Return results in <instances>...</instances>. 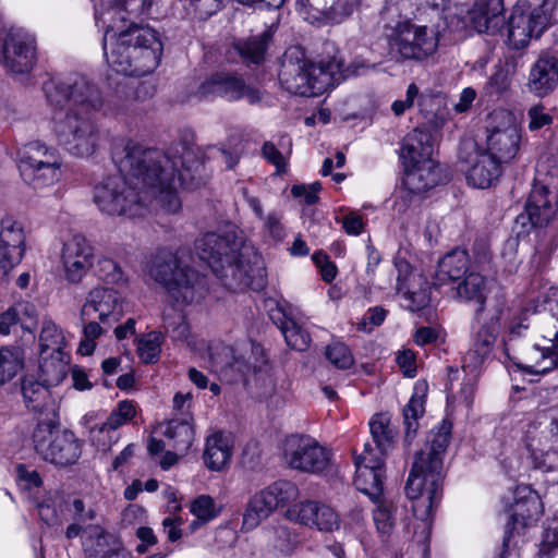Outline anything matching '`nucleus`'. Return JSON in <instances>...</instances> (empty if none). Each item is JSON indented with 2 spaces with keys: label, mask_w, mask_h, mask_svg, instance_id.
Listing matches in <instances>:
<instances>
[{
  "label": "nucleus",
  "mask_w": 558,
  "mask_h": 558,
  "mask_svg": "<svg viewBox=\"0 0 558 558\" xmlns=\"http://www.w3.org/2000/svg\"><path fill=\"white\" fill-rule=\"evenodd\" d=\"M360 0H296L300 14L307 22L340 23L352 14Z\"/></svg>",
  "instance_id": "nucleus-28"
},
{
  "label": "nucleus",
  "mask_w": 558,
  "mask_h": 558,
  "mask_svg": "<svg viewBox=\"0 0 558 558\" xmlns=\"http://www.w3.org/2000/svg\"><path fill=\"white\" fill-rule=\"evenodd\" d=\"M160 433L168 439V446L185 453L194 441V429L186 418H173L160 425Z\"/></svg>",
  "instance_id": "nucleus-45"
},
{
  "label": "nucleus",
  "mask_w": 558,
  "mask_h": 558,
  "mask_svg": "<svg viewBox=\"0 0 558 558\" xmlns=\"http://www.w3.org/2000/svg\"><path fill=\"white\" fill-rule=\"evenodd\" d=\"M220 84V97L228 100L245 99L248 104L254 105L262 100V92L238 75L230 73H218Z\"/></svg>",
  "instance_id": "nucleus-42"
},
{
  "label": "nucleus",
  "mask_w": 558,
  "mask_h": 558,
  "mask_svg": "<svg viewBox=\"0 0 558 558\" xmlns=\"http://www.w3.org/2000/svg\"><path fill=\"white\" fill-rule=\"evenodd\" d=\"M221 508L209 495L197 496L190 505V512L201 522L207 523L220 514Z\"/></svg>",
  "instance_id": "nucleus-52"
},
{
  "label": "nucleus",
  "mask_w": 558,
  "mask_h": 558,
  "mask_svg": "<svg viewBox=\"0 0 558 558\" xmlns=\"http://www.w3.org/2000/svg\"><path fill=\"white\" fill-rule=\"evenodd\" d=\"M163 336L161 332L151 331L140 339L137 352L144 363H155L158 361Z\"/></svg>",
  "instance_id": "nucleus-53"
},
{
  "label": "nucleus",
  "mask_w": 558,
  "mask_h": 558,
  "mask_svg": "<svg viewBox=\"0 0 558 558\" xmlns=\"http://www.w3.org/2000/svg\"><path fill=\"white\" fill-rule=\"evenodd\" d=\"M398 270L397 291L402 294L405 307L411 312L426 308L430 303V286L427 279L411 269L410 264L400 258H395Z\"/></svg>",
  "instance_id": "nucleus-22"
},
{
  "label": "nucleus",
  "mask_w": 558,
  "mask_h": 558,
  "mask_svg": "<svg viewBox=\"0 0 558 558\" xmlns=\"http://www.w3.org/2000/svg\"><path fill=\"white\" fill-rule=\"evenodd\" d=\"M529 302L534 303L533 307L520 305L513 308L518 312L523 323L527 324V315L534 314L541 308L548 311L549 315L545 318L553 328L546 330L543 338L548 341V345H533L524 356V361L518 363V366L529 374H546L554 368H558V287L548 281L537 278L532 282V291L527 295Z\"/></svg>",
  "instance_id": "nucleus-8"
},
{
  "label": "nucleus",
  "mask_w": 558,
  "mask_h": 558,
  "mask_svg": "<svg viewBox=\"0 0 558 558\" xmlns=\"http://www.w3.org/2000/svg\"><path fill=\"white\" fill-rule=\"evenodd\" d=\"M135 415L136 407L133 401H120L107 421L90 430L93 442L102 451L109 450L112 444L118 440L116 430L129 423Z\"/></svg>",
  "instance_id": "nucleus-29"
},
{
  "label": "nucleus",
  "mask_w": 558,
  "mask_h": 558,
  "mask_svg": "<svg viewBox=\"0 0 558 558\" xmlns=\"http://www.w3.org/2000/svg\"><path fill=\"white\" fill-rule=\"evenodd\" d=\"M488 293L487 280L480 272L470 270L456 286L450 289V295L464 303H474L483 311Z\"/></svg>",
  "instance_id": "nucleus-37"
},
{
  "label": "nucleus",
  "mask_w": 558,
  "mask_h": 558,
  "mask_svg": "<svg viewBox=\"0 0 558 558\" xmlns=\"http://www.w3.org/2000/svg\"><path fill=\"white\" fill-rule=\"evenodd\" d=\"M195 252L229 290L253 286L255 276L259 277L256 288L264 284L260 256L233 226L199 236Z\"/></svg>",
  "instance_id": "nucleus-4"
},
{
  "label": "nucleus",
  "mask_w": 558,
  "mask_h": 558,
  "mask_svg": "<svg viewBox=\"0 0 558 558\" xmlns=\"http://www.w3.org/2000/svg\"><path fill=\"white\" fill-rule=\"evenodd\" d=\"M485 151L501 166L512 161L520 148L521 130L517 117L508 110H495Z\"/></svg>",
  "instance_id": "nucleus-14"
},
{
  "label": "nucleus",
  "mask_w": 558,
  "mask_h": 558,
  "mask_svg": "<svg viewBox=\"0 0 558 558\" xmlns=\"http://www.w3.org/2000/svg\"><path fill=\"white\" fill-rule=\"evenodd\" d=\"M327 360L337 368L347 369L352 366L354 359L350 349L341 342H333L326 348Z\"/></svg>",
  "instance_id": "nucleus-56"
},
{
  "label": "nucleus",
  "mask_w": 558,
  "mask_h": 558,
  "mask_svg": "<svg viewBox=\"0 0 558 558\" xmlns=\"http://www.w3.org/2000/svg\"><path fill=\"white\" fill-rule=\"evenodd\" d=\"M452 425L442 421L432 432L428 444L416 453L405 493L412 500V511L420 520H427L441 498L444 481V457L450 441Z\"/></svg>",
  "instance_id": "nucleus-6"
},
{
  "label": "nucleus",
  "mask_w": 558,
  "mask_h": 558,
  "mask_svg": "<svg viewBox=\"0 0 558 558\" xmlns=\"http://www.w3.org/2000/svg\"><path fill=\"white\" fill-rule=\"evenodd\" d=\"M499 7V2H495L493 8L485 2L476 3L473 9L466 11L465 16H462L463 26L472 27L478 33H497L505 22Z\"/></svg>",
  "instance_id": "nucleus-36"
},
{
  "label": "nucleus",
  "mask_w": 558,
  "mask_h": 558,
  "mask_svg": "<svg viewBox=\"0 0 558 558\" xmlns=\"http://www.w3.org/2000/svg\"><path fill=\"white\" fill-rule=\"evenodd\" d=\"M299 488L289 481H278L264 489L256 492L250 499L268 517L278 508L295 500Z\"/></svg>",
  "instance_id": "nucleus-31"
},
{
  "label": "nucleus",
  "mask_w": 558,
  "mask_h": 558,
  "mask_svg": "<svg viewBox=\"0 0 558 558\" xmlns=\"http://www.w3.org/2000/svg\"><path fill=\"white\" fill-rule=\"evenodd\" d=\"M36 452L52 464H73L81 456V444L70 430H59L56 418L40 420L33 434Z\"/></svg>",
  "instance_id": "nucleus-12"
},
{
  "label": "nucleus",
  "mask_w": 558,
  "mask_h": 558,
  "mask_svg": "<svg viewBox=\"0 0 558 558\" xmlns=\"http://www.w3.org/2000/svg\"><path fill=\"white\" fill-rule=\"evenodd\" d=\"M398 20L385 24V34L392 53L404 60L424 61L433 57L439 46L438 21Z\"/></svg>",
  "instance_id": "nucleus-9"
},
{
  "label": "nucleus",
  "mask_w": 558,
  "mask_h": 558,
  "mask_svg": "<svg viewBox=\"0 0 558 558\" xmlns=\"http://www.w3.org/2000/svg\"><path fill=\"white\" fill-rule=\"evenodd\" d=\"M558 214V187L536 181L531 190L523 213L515 218L520 233L548 227Z\"/></svg>",
  "instance_id": "nucleus-15"
},
{
  "label": "nucleus",
  "mask_w": 558,
  "mask_h": 558,
  "mask_svg": "<svg viewBox=\"0 0 558 558\" xmlns=\"http://www.w3.org/2000/svg\"><path fill=\"white\" fill-rule=\"evenodd\" d=\"M283 459L291 469L307 473L323 472L329 463L326 448L306 435H290L284 439Z\"/></svg>",
  "instance_id": "nucleus-16"
},
{
  "label": "nucleus",
  "mask_w": 558,
  "mask_h": 558,
  "mask_svg": "<svg viewBox=\"0 0 558 558\" xmlns=\"http://www.w3.org/2000/svg\"><path fill=\"white\" fill-rule=\"evenodd\" d=\"M434 140L428 131L415 129L409 133L402 143L400 157L404 166H413L420 162H435L432 158Z\"/></svg>",
  "instance_id": "nucleus-33"
},
{
  "label": "nucleus",
  "mask_w": 558,
  "mask_h": 558,
  "mask_svg": "<svg viewBox=\"0 0 558 558\" xmlns=\"http://www.w3.org/2000/svg\"><path fill=\"white\" fill-rule=\"evenodd\" d=\"M466 170L468 183L477 189H487L496 182L502 171V166L485 150H476L470 159Z\"/></svg>",
  "instance_id": "nucleus-32"
},
{
  "label": "nucleus",
  "mask_w": 558,
  "mask_h": 558,
  "mask_svg": "<svg viewBox=\"0 0 558 558\" xmlns=\"http://www.w3.org/2000/svg\"><path fill=\"white\" fill-rule=\"evenodd\" d=\"M369 430L376 444L378 456H385L392 446L393 429L388 413H377L369 421Z\"/></svg>",
  "instance_id": "nucleus-47"
},
{
  "label": "nucleus",
  "mask_w": 558,
  "mask_h": 558,
  "mask_svg": "<svg viewBox=\"0 0 558 558\" xmlns=\"http://www.w3.org/2000/svg\"><path fill=\"white\" fill-rule=\"evenodd\" d=\"M26 252L24 223L7 215L0 220V284L10 280L13 269L21 264Z\"/></svg>",
  "instance_id": "nucleus-17"
},
{
  "label": "nucleus",
  "mask_w": 558,
  "mask_h": 558,
  "mask_svg": "<svg viewBox=\"0 0 558 558\" xmlns=\"http://www.w3.org/2000/svg\"><path fill=\"white\" fill-rule=\"evenodd\" d=\"M424 404V396H417L415 393L403 409V424L405 427L404 441L407 444H410L416 435L420 426L418 420L422 418L425 412Z\"/></svg>",
  "instance_id": "nucleus-48"
},
{
  "label": "nucleus",
  "mask_w": 558,
  "mask_h": 558,
  "mask_svg": "<svg viewBox=\"0 0 558 558\" xmlns=\"http://www.w3.org/2000/svg\"><path fill=\"white\" fill-rule=\"evenodd\" d=\"M266 533L267 547L276 555L289 556L295 550L299 544L298 535L286 525L267 529Z\"/></svg>",
  "instance_id": "nucleus-46"
},
{
  "label": "nucleus",
  "mask_w": 558,
  "mask_h": 558,
  "mask_svg": "<svg viewBox=\"0 0 558 558\" xmlns=\"http://www.w3.org/2000/svg\"><path fill=\"white\" fill-rule=\"evenodd\" d=\"M65 336L51 318H44L41 320V329L39 333L40 352H57L64 351Z\"/></svg>",
  "instance_id": "nucleus-50"
},
{
  "label": "nucleus",
  "mask_w": 558,
  "mask_h": 558,
  "mask_svg": "<svg viewBox=\"0 0 558 558\" xmlns=\"http://www.w3.org/2000/svg\"><path fill=\"white\" fill-rule=\"evenodd\" d=\"M51 386L46 385L41 379H34L26 377L22 381V393L26 407L35 412L51 413V417H56L53 401L50 396L49 389Z\"/></svg>",
  "instance_id": "nucleus-41"
},
{
  "label": "nucleus",
  "mask_w": 558,
  "mask_h": 558,
  "mask_svg": "<svg viewBox=\"0 0 558 558\" xmlns=\"http://www.w3.org/2000/svg\"><path fill=\"white\" fill-rule=\"evenodd\" d=\"M44 93L51 107L69 106L62 119L54 118L59 143L72 156H93L100 144V132L94 120L104 104L99 88L87 76L74 74L47 81Z\"/></svg>",
  "instance_id": "nucleus-3"
},
{
  "label": "nucleus",
  "mask_w": 558,
  "mask_h": 558,
  "mask_svg": "<svg viewBox=\"0 0 558 558\" xmlns=\"http://www.w3.org/2000/svg\"><path fill=\"white\" fill-rule=\"evenodd\" d=\"M23 366V356L19 348L0 349V385L11 380Z\"/></svg>",
  "instance_id": "nucleus-51"
},
{
  "label": "nucleus",
  "mask_w": 558,
  "mask_h": 558,
  "mask_svg": "<svg viewBox=\"0 0 558 558\" xmlns=\"http://www.w3.org/2000/svg\"><path fill=\"white\" fill-rule=\"evenodd\" d=\"M287 515L295 523L320 532H332L340 526L338 513L330 506L318 501L294 504L289 508Z\"/></svg>",
  "instance_id": "nucleus-27"
},
{
  "label": "nucleus",
  "mask_w": 558,
  "mask_h": 558,
  "mask_svg": "<svg viewBox=\"0 0 558 558\" xmlns=\"http://www.w3.org/2000/svg\"><path fill=\"white\" fill-rule=\"evenodd\" d=\"M365 69L363 62H353L344 66L343 61L336 56L313 63L306 60L301 51L290 49L283 56L279 80L289 93L315 97L329 87L339 85L347 77L361 75Z\"/></svg>",
  "instance_id": "nucleus-7"
},
{
  "label": "nucleus",
  "mask_w": 558,
  "mask_h": 558,
  "mask_svg": "<svg viewBox=\"0 0 558 558\" xmlns=\"http://www.w3.org/2000/svg\"><path fill=\"white\" fill-rule=\"evenodd\" d=\"M15 476L16 482L22 489L32 490L33 488H38L41 485V478L38 472L23 464H19L15 468Z\"/></svg>",
  "instance_id": "nucleus-64"
},
{
  "label": "nucleus",
  "mask_w": 558,
  "mask_h": 558,
  "mask_svg": "<svg viewBox=\"0 0 558 558\" xmlns=\"http://www.w3.org/2000/svg\"><path fill=\"white\" fill-rule=\"evenodd\" d=\"M263 157L276 168V173L282 174L288 169V153H283L272 142H265L262 147Z\"/></svg>",
  "instance_id": "nucleus-59"
},
{
  "label": "nucleus",
  "mask_w": 558,
  "mask_h": 558,
  "mask_svg": "<svg viewBox=\"0 0 558 558\" xmlns=\"http://www.w3.org/2000/svg\"><path fill=\"white\" fill-rule=\"evenodd\" d=\"M415 100L417 105L422 107L423 95L420 94L418 87L414 83H411L407 88L405 98L395 100L391 105V109L396 116H401L407 109L414 105Z\"/></svg>",
  "instance_id": "nucleus-62"
},
{
  "label": "nucleus",
  "mask_w": 558,
  "mask_h": 558,
  "mask_svg": "<svg viewBox=\"0 0 558 558\" xmlns=\"http://www.w3.org/2000/svg\"><path fill=\"white\" fill-rule=\"evenodd\" d=\"M259 351V348L244 344L230 347L223 343H213L208 348L209 367L220 380L232 384L244 380L255 369L251 361V354Z\"/></svg>",
  "instance_id": "nucleus-13"
},
{
  "label": "nucleus",
  "mask_w": 558,
  "mask_h": 558,
  "mask_svg": "<svg viewBox=\"0 0 558 558\" xmlns=\"http://www.w3.org/2000/svg\"><path fill=\"white\" fill-rule=\"evenodd\" d=\"M219 74L216 73L211 75L208 80L201 83L196 90L193 92L189 98L196 100H207L211 99L216 96H220V84H219Z\"/></svg>",
  "instance_id": "nucleus-63"
},
{
  "label": "nucleus",
  "mask_w": 558,
  "mask_h": 558,
  "mask_svg": "<svg viewBox=\"0 0 558 558\" xmlns=\"http://www.w3.org/2000/svg\"><path fill=\"white\" fill-rule=\"evenodd\" d=\"M558 84V60L551 56H543L532 65L527 86L532 93L543 97L548 95Z\"/></svg>",
  "instance_id": "nucleus-34"
},
{
  "label": "nucleus",
  "mask_w": 558,
  "mask_h": 558,
  "mask_svg": "<svg viewBox=\"0 0 558 558\" xmlns=\"http://www.w3.org/2000/svg\"><path fill=\"white\" fill-rule=\"evenodd\" d=\"M2 60L12 73H28L36 62L35 36L21 27L10 28L3 40Z\"/></svg>",
  "instance_id": "nucleus-19"
},
{
  "label": "nucleus",
  "mask_w": 558,
  "mask_h": 558,
  "mask_svg": "<svg viewBox=\"0 0 558 558\" xmlns=\"http://www.w3.org/2000/svg\"><path fill=\"white\" fill-rule=\"evenodd\" d=\"M356 488L369 496L377 498L383 493V456L374 452L369 444H365L363 453L354 457Z\"/></svg>",
  "instance_id": "nucleus-26"
},
{
  "label": "nucleus",
  "mask_w": 558,
  "mask_h": 558,
  "mask_svg": "<svg viewBox=\"0 0 558 558\" xmlns=\"http://www.w3.org/2000/svg\"><path fill=\"white\" fill-rule=\"evenodd\" d=\"M202 156L199 147L185 143L163 153L123 142L112 153L118 172L95 185L93 201L109 217L142 216L153 199L166 213L177 214L182 207L178 187L193 190L204 183Z\"/></svg>",
  "instance_id": "nucleus-1"
},
{
  "label": "nucleus",
  "mask_w": 558,
  "mask_h": 558,
  "mask_svg": "<svg viewBox=\"0 0 558 558\" xmlns=\"http://www.w3.org/2000/svg\"><path fill=\"white\" fill-rule=\"evenodd\" d=\"M267 518L269 517L252 499H248L243 512L241 530L243 532H251Z\"/></svg>",
  "instance_id": "nucleus-61"
},
{
  "label": "nucleus",
  "mask_w": 558,
  "mask_h": 558,
  "mask_svg": "<svg viewBox=\"0 0 558 558\" xmlns=\"http://www.w3.org/2000/svg\"><path fill=\"white\" fill-rule=\"evenodd\" d=\"M469 271V254L464 250H453L438 262L434 284L437 287L456 286Z\"/></svg>",
  "instance_id": "nucleus-35"
},
{
  "label": "nucleus",
  "mask_w": 558,
  "mask_h": 558,
  "mask_svg": "<svg viewBox=\"0 0 558 558\" xmlns=\"http://www.w3.org/2000/svg\"><path fill=\"white\" fill-rule=\"evenodd\" d=\"M403 184L412 194H421L447 181L448 177L436 162L404 166Z\"/></svg>",
  "instance_id": "nucleus-30"
},
{
  "label": "nucleus",
  "mask_w": 558,
  "mask_h": 558,
  "mask_svg": "<svg viewBox=\"0 0 558 558\" xmlns=\"http://www.w3.org/2000/svg\"><path fill=\"white\" fill-rule=\"evenodd\" d=\"M123 298L113 288L96 287L92 289L82 307L83 319H98L102 324H112L123 315Z\"/></svg>",
  "instance_id": "nucleus-24"
},
{
  "label": "nucleus",
  "mask_w": 558,
  "mask_h": 558,
  "mask_svg": "<svg viewBox=\"0 0 558 558\" xmlns=\"http://www.w3.org/2000/svg\"><path fill=\"white\" fill-rule=\"evenodd\" d=\"M151 0H95V21L105 29L102 48L112 71L144 76L159 64L163 46L157 31L132 19L148 14Z\"/></svg>",
  "instance_id": "nucleus-2"
},
{
  "label": "nucleus",
  "mask_w": 558,
  "mask_h": 558,
  "mask_svg": "<svg viewBox=\"0 0 558 558\" xmlns=\"http://www.w3.org/2000/svg\"><path fill=\"white\" fill-rule=\"evenodd\" d=\"M536 558H558V527L544 531Z\"/></svg>",
  "instance_id": "nucleus-60"
},
{
  "label": "nucleus",
  "mask_w": 558,
  "mask_h": 558,
  "mask_svg": "<svg viewBox=\"0 0 558 558\" xmlns=\"http://www.w3.org/2000/svg\"><path fill=\"white\" fill-rule=\"evenodd\" d=\"M272 41V31L265 29L263 33L239 39L234 49L243 62L259 64L265 60V53Z\"/></svg>",
  "instance_id": "nucleus-44"
},
{
  "label": "nucleus",
  "mask_w": 558,
  "mask_h": 558,
  "mask_svg": "<svg viewBox=\"0 0 558 558\" xmlns=\"http://www.w3.org/2000/svg\"><path fill=\"white\" fill-rule=\"evenodd\" d=\"M96 272L100 279L110 283H119L124 280L123 270L109 257H100L97 260Z\"/></svg>",
  "instance_id": "nucleus-58"
},
{
  "label": "nucleus",
  "mask_w": 558,
  "mask_h": 558,
  "mask_svg": "<svg viewBox=\"0 0 558 558\" xmlns=\"http://www.w3.org/2000/svg\"><path fill=\"white\" fill-rule=\"evenodd\" d=\"M106 329L95 319H90L83 328V340L80 343L78 351L83 355H90L96 348V339H98Z\"/></svg>",
  "instance_id": "nucleus-57"
},
{
  "label": "nucleus",
  "mask_w": 558,
  "mask_h": 558,
  "mask_svg": "<svg viewBox=\"0 0 558 558\" xmlns=\"http://www.w3.org/2000/svg\"><path fill=\"white\" fill-rule=\"evenodd\" d=\"M447 0H387L383 10L385 24L398 20L425 21L433 17L448 19Z\"/></svg>",
  "instance_id": "nucleus-21"
},
{
  "label": "nucleus",
  "mask_w": 558,
  "mask_h": 558,
  "mask_svg": "<svg viewBox=\"0 0 558 558\" xmlns=\"http://www.w3.org/2000/svg\"><path fill=\"white\" fill-rule=\"evenodd\" d=\"M549 17L544 7L532 8L517 4L508 19V41L514 49L526 47L532 38H538L548 25Z\"/></svg>",
  "instance_id": "nucleus-18"
},
{
  "label": "nucleus",
  "mask_w": 558,
  "mask_h": 558,
  "mask_svg": "<svg viewBox=\"0 0 558 558\" xmlns=\"http://www.w3.org/2000/svg\"><path fill=\"white\" fill-rule=\"evenodd\" d=\"M120 542L99 525H88L82 534V547L86 558H101Z\"/></svg>",
  "instance_id": "nucleus-43"
},
{
  "label": "nucleus",
  "mask_w": 558,
  "mask_h": 558,
  "mask_svg": "<svg viewBox=\"0 0 558 558\" xmlns=\"http://www.w3.org/2000/svg\"><path fill=\"white\" fill-rule=\"evenodd\" d=\"M11 308L19 322V326L34 337L38 326L36 306L28 301H23L14 304Z\"/></svg>",
  "instance_id": "nucleus-54"
},
{
  "label": "nucleus",
  "mask_w": 558,
  "mask_h": 558,
  "mask_svg": "<svg viewBox=\"0 0 558 558\" xmlns=\"http://www.w3.org/2000/svg\"><path fill=\"white\" fill-rule=\"evenodd\" d=\"M149 276L168 293L173 307L165 311L162 322L166 331L174 340H185L190 329L185 316L178 308L199 303L206 292L204 276L183 264L177 253L160 250L156 253L149 267Z\"/></svg>",
  "instance_id": "nucleus-5"
},
{
  "label": "nucleus",
  "mask_w": 558,
  "mask_h": 558,
  "mask_svg": "<svg viewBox=\"0 0 558 558\" xmlns=\"http://www.w3.org/2000/svg\"><path fill=\"white\" fill-rule=\"evenodd\" d=\"M510 519L506 527L505 544L513 534H520L525 527L535 523L543 513V505L536 492L527 486H518L513 493Z\"/></svg>",
  "instance_id": "nucleus-23"
},
{
  "label": "nucleus",
  "mask_w": 558,
  "mask_h": 558,
  "mask_svg": "<svg viewBox=\"0 0 558 558\" xmlns=\"http://www.w3.org/2000/svg\"><path fill=\"white\" fill-rule=\"evenodd\" d=\"M70 356L65 351L40 352L38 378L46 385L58 386L69 372Z\"/></svg>",
  "instance_id": "nucleus-40"
},
{
  "label": "nucleus",
  "mask_w": 558,
  "mask_h": 558,
  "mask_svg": "<svg viewBox=\"0 0 558 558\" xmlns=\"http://www.w3.org/2000/svg\"><path fill=\"white\" fill-rule=\"evenodd\" d=\"M526 448L534 469L558 477V420H551L537 434L527 430Z\"/></svg>",
  "instance_id": "nucleus-20"
},
{
  "label": "nucleus",
  "mask_w": 558,
  "mask_h": 558,
  "mask_svg": "<svg viewBox=\"0 0 558 558\" xmlns=\"http://www.w3.org/2000/svg\"><path fill=\"white\" fill-rule=\"evenodd\" d=\"M17 169L27 185L34 190H43L62 179L63 159L57 148L33 141L19 149Z\"/></svg>",
  "instance_id": "nucleus-11"
},
{
  "label": "nucleus",
  "mask_w": 558,
  "mask_h": 558,
  "mask_svg": "<svg viewBox=\"0 0 558 558\" xmlns=\"http://www.w3.org/2000/svg\"><path fill=\"white\" fill-rule=\"evenodd\" d=\"M395 507L391 502L379 501L374 510V523L376 525L377 532L383 536L389 535L393 524L395 519L392 515Z\"/></svg>",
  "instance_id": "nucleus-55"
},
{
  "label": "nucleus",
  "mask_w": 558,
  "mask_h": 558,
  "mask_svg": "<svg viewBox=\"0 0 558 558\" xmlns=\"http://www.w3.org/2000/svg\"><path fill=\"white\" fill-rule=\"evenodd\" d=\"M233 442L230 435L216 432L206 438L203 460L210 471H221L231 460Z\"/></svg>",
  "instance_id": "nucleus-38"
},
{
  "label": "nucleus",
  "mask_w": 558,
  "mask_h": 558,
  "mask_svg": "<svg viewBox=\"0 0 558 558\" xmlns=\"http://www.w3.org/2000/svg\"><path fill=\"white\" fill-rule=\"evenodd\" d=\"M247 203L255 216L262 221L260 235L264 242L267 244L281 242L287 235L281 221L282 215L276 210L265 214L260 201L256 197H248Z\"/></svg>",
  "instance_id": "nucleus-39"
},
{
  "label": "nucleus",
  "mask_w": 558,
  "mask_h": 558,
  "mask_svg": "<svg viewBox=\"0 0 558 558\" xmlns=\"http://www.w3.org/2000/svg\"><path fill=\"white\" fill-rule=\"evenodd\" d=\"M279 328L289 347L298 351H304L308 348L311 343L310 333L294 318L284 314V319L281 320Z\"/></svg>",
  "instance_id": "nucleus-49"
},
{
  "label": "nucleus",
  "mask_w": 558,
  "mask_h": 558,
  "mask_svg": "<svg viewBox=\"0 0 558 558\" xmlns=\"http://www.w3.org/2000/svg\"><path fill=\"white\" fill-rule=\"evenodd\" d=\"M523 320L502 298L496 299L494 306L488 311V318L474 332L464 363L473 367L481 365L490 354L502 327L508 329L509 338L505 340V351L508 352V341L522 336L529 327V324H524Z\"/></svg>",
  "instance_id": "nucleus-10"
},
{
  "label": "nucleus",
  "mask_w": 558,
  "mask_h": 558,
  "mask_svg": "<svg viewBox=\"0 0 558 558\" xmlns=\"http://www.w3.org/2000/svg\"><path fill=\"white\" fill-rule=\"evenodd\" d=\"M94 247L88 240L81 235H73L62 248V267L64 278L70 283H78L94 265Z\"/></svg>",
  "instance_id": "nucleus-25"
}]
</instances>
